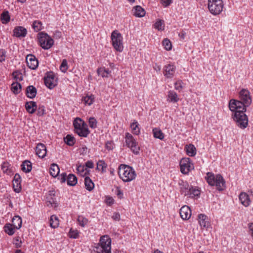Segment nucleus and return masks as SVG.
Wrapping results in <instances>:
<instances>
[{"label":"nucleus","mask_w":253,"mask_h":253,"mask_svg":"<svg viewBox=\"0 0 253 253\" xmlns=\"http://www.w3.org/2000/svg\"><path fill=\"white\" fill-rule=\"evenodd\" d=\"M60 69L63 73H65L67 71L68 69V64L66 59H64L62 60L60 66Z\"/></svg>","instance_id":"864d4df0"},{"label":"nucleus","mask_w":253,"mask_h":253,"mask_svg":"<svg viewBox=\"0 0 253 253\" xmlns=\"http://www.w3.org/2000/svg\"><path fill=\"white\" fill-rule=\"evenodd\" d=\"M22 89L21 84L18 82L13 83L11 84V90L15 94H18Z\"/></svg>","instance_id":"c9c22d12"},{"label":"nucleus","mask_w":253,"mask_h":253,"mask_svg":"<svg viewBox=\"0 0 253 253\" xmlns=\"http://www.w3.org/2000/svg\"><path fill=\"white\" fill-rule=\"evenodd\" d=\"M86 124L84 121L79 118H77L73 122V125L75 132Z\"/></svg>","instance_id":"2f4dec72"},{"label":"nucleus","mask_w":253,"mask_h":253,"mask_svg":"<svg viewBox=\"0 0 253 253\" xmlns=\"http://www.w3.org/2000/svg\"><path fill=\"white\" fill-rule=\"evenodd\" d=\"M22 242L20 240V237L17 236L14 239L13 244L15 245V247L16 248H21L22 246Z\"/></svg>","instance_id":"6e6d98bb"},{"label":"nucleus","mask_w":253,"mask_h":253,"mask_svg":"<svg viewBox=\"0 0 253 253\" xmlns=\"http://www.w3.org/2000/svg\"><path fill=\"white\" fill-rule=\"evenodd\" d=\"M55 190H50L48 192V195L47 197V199L48 200V202L51 204H56L55 198H54L55 196Z\"/></svg>","instance_id":"de8ad7c7"},{"label":"nucleus","mask_w":253,"mask_h":253,"mask_svg":"<svg viewBox=\"0 0 253 253\" xmlns=\"http://www.w3.org/2000/svg\"><path fill=\"white\" fill-rule=\"evenodd\" d=\"M95 249L97 253H111V238L109 236H101Z\"/></svg>","instance_id":"20e7f679"},{"label":"nucleus","mask_w":253,"mask_h":253,"mask_svg":"<svg viewBox=\"0 0 253 253\" xmlns=\"http://www.w3.org/2000/svg\"><path fill=\"white\" fill-rule=\"evenodd\" d=\"M67 174L65 172H63L58 176V179L61 183H63L65 182L66 181H67Z\"/></svg>","instance_id":"052dcab7"},{"label":"nucleus","mask_w":253,"mask_h":253,"mask_svg":"<svg viewBox=\"0 0 253 253\" xmlns=\"http://www.w3.org/2000/svg\"><path fill=\"white\" fill-rule=\"evenodd\" d=\"M10 167L11 165H10L9 163L7 162H4L1 164V170L3 173H6L7 175H11L13 171Z\"/></svg>","instance_id":"c85d7f7f"},{"label":"nucleus","mask_w":253,"mask_h":253,"mask_svg":"<svg viewBox=\"0 0 253 253\" xmlns=\"http://www.w3.org/2000/svg\"><path fill=\"white\" fill-rule=\"evenodd\" d=\"M97 73L98 75L101 76L103 78L108 77L110 75V72L108 68L101 67L97 69Z\"/></svg>","instance_id":"58836bf2"},{"label":"nucleus","mask_w":253,"mask_h":253,"mask_svg":"<svg viewBox=\"0 0 253 253\" xmlns=\"http://www.w3.org/2000/svg\"><path fill=\"white\" fill-rule=\"evenodd\" d=\"M13 226L12 224L6 223L3 227L4 231L9 236L13 235L15 233V229H16Z\"/></svg>","instance_id":"7c9ffc66"},{"label":"nucleus","mask_w":253,"mask_h":253,"mask_svg":"<svg viewBox=\"0 0 253 253\" xmlns=\"http://www.w3.org/2000/svg\"><path fill=\"white\" fill-rule=\"evenodd\" d=\"M26 111L30 114H34L37 109V105L36 102L27 101L25 105Z\"/></svg>","instance_id":"412c9836"},{"label":"nucleus","mask_w":253,"mask_h":253,"mask_svg":"<svg viewBox=\"0 0 253 253\" xmlns=\"http://www.w3.org/2000/svg\"><path fill=\"white\" fill-rule=\"evenodd\" d=\"M130 127L132 129V132L135 135H139L140 133V128L139 127V124L138 122L134 120V121L131 124Z\"/></svg>","instance_id":"4c0bfd02"},{"label":"nucleus","mask_w":253,"mask_h":253,"mask_svg":"<svg viewBox=\"0 0 253 253\" xmlns=\"http://www.w3.org/2000/svg\"><path fill=\"white\" fill-rule=\"evenodd\" d=\"M133 15L137 17H143L145 14V10L140 6L137 5L134 7Z\"/></svg>","instance_id":"bb28decb"},{"label":"nucleus","mask_w":253,"mask_h":253,"mask_svg":"<svg viewBox=\"0 0 253 253\" xmlns=\"http://www.w3.org/2000/svg\"><path fill=\"white\" fill-rule=\"evenodd\" d=\"M26 62L28 67L32 69H36L39 65V62L37 58L33 54H28L26 57Z\"/></svg>","instance_id":"ddd939ff"},{"label":"nucleus","mask_w":253,"mask_h":253,"mask_svg":"<svg viewBox=\"0 0 253 253\" xmlns=\"http://www.w3.org/2000/svg\"><path fill=\"white\" fill-rule=\"evenodd\" d=\"M90 127L95 128L97 127V121L94 117H90L88 120Z\"/></svg>","instance_id":"5fc2aeb1"},{"label":"nucleus","mask_w":253,"mask_h":253,"mask_svg":"<svg viewBox=\"0 0 253 253\" xmlns=\"http://www.w3.org/2000/svg\"><path fill=\"white\" fill-rule=\"evenodd\" d=\"M50 226L53 228L57 227L59 225L58 218L55 215H52L50 216L49 220Z\"/></svg>","instance_id":"e433bc0d"},{"label":"nucleus","mask_w":253,"mask_h":253,"mask_svg":"<svg viewBox=\"0 0 253 253\" xmlns=\"http://www.w3.org/2000/svg\"><path fill=\"white\" fill-rule=\"evenodd\" d=\"M180 171L184 174H187L191 170L194 169V167L191 160L189 158H182L179 163Z\"/></svg>","instance_id":"9d476101"},{"label":"nucleus","mask_w":253,"mask_h":253,"mask_svg":"<svg viewBox=\"0 0 253 253\" xmlns=\"http://www.w3.org/2000/svg\"><path fill=\"white\" fill-rule=\"evenodd\" d=\"M199 223L201 227L209 228L211 226L208 217L204 214H200L198 215Z\"/></svg>","instance_id":"a211bd4d"},{"label":"nucleus","mask_w":253,"mask_h":253,"mask_svg":"<svg viewBox=\"0 0 253 253\" xmlns=\"http://www.w3.org/2000/svg\"><path fill=\"white\" fill-rule=\"evenodd\" d=\"M243 110L242 111H235L232 115V118L237 126L242 129H245L248 125V118L245 114L247 110L246 108H243Z\"/></svg>","instance_id":"39448f33"},{"label":"nucleus","mask_w":253,"mask_h":253,"mask_svg":"<svg viewBox=\"0 0 253 253\" xmlns=\"http://www.w3.org/2000/svg\"><path fill=\"white\" fill-rule=\"evenodd\" d=\"M45 86L49 89L53 88L57 84V78L55 74L51 71L47 72L44 77Z\"/></svg>","instance_id":"9b49d317"},{"label":"nucleus","mask_w":253,"mask_h":253,"mask_svg":"<svg viewBox=\"0 0 253 253\" xmlns=\"http://www.w3.org/2000/svg\"><path fill=\"white\" fill-rule=\"evenodd\" d=\"M115 193L119 199H121L123 198L124 193L123 191L121 189L120 187L117 186Z\"/></svg>","instance_id":"13d9d810"},{"label":"nucleus","mask_w":253,"mask_h":253,"mask_svg":"<svg viewBox=\"0 0 253 253\" xmlns=\"http://www.w3.org/2000/svg\"><path fill=\"white\" fill-rule=\"evenodd\" d=\"M239 99L244 103V108L247 109L252 102V98L250 91L247 89H242L239 92Z\"/></svg>","instance_id":"f8f14e48"},{"label":"nucleus","mask_w":253,"mask_h":253,"mask_svg":"<svg viewBox=\"0 0 253 253\" xmlns=\"http://www.w3.org/2000/svg\"><path fill=\"white\" fill-rule=\"evenodd\" d=\"M12 76L14 80H16L15 82L22 81L23 80V77L21 72L19 70H16L12 73Z\"/></svg>","instance_id":"37998d69"},{"label":"nucleus","mask_w":253,"mask_h":253,"mask_svg":"<svg viewBox=\"0 0 253 253\" xmlns=\"http://www.w3.org/2000/svg\"><path fill=\"white\" fill-rule=\"evenodd\" d=\"M6 51L4 49H0V62H2L5 60Z\"/></svg>","instance_id":"0e129e2a"},{"label":"nucleus","mask_w":253,"mask_h":253,"mask_svg":"<svg viewBox=\"0 0 253 253\" xmlns=\"http://www.w3.org/2000/svg\"><path fill=\"white\" fill-rule=\"evenodd\" d=\"M239 200L242 204L246 207H248L251 203L249 196L245 192H242L240 194Z\"/></svg>","instance_id":"4be33fe9"},{"label":"nucleus","mask_w":253,"mask_h":253,"mask_svg":"<svg viewBox=\"0 0 253 253\" xmlns=\"http://www.w3.org/2000/svg\"><path fill=\"white\" fill-rule=\"evenodd\" d=\"M0 20L2 24H6L10 20V16L8 11H3L0 16Z\"/></svg>","instance_id":"79ce46f5"},{"label":"nucleus","mask_w":253,"mask_h":253,"mask_svg":"<svg viewBox=\"0 0 253 253\" xmlns=\"http://www.w3.org/2000/svg\"><path fill=\"white\" fill-rule=\"evenodd\" d=\"M186 154L190 157H193L196 154V149L195 146L192 144L186 145L185 146Z\"/></svg>","instance_id":"b1692460"},{"label":"nucleus","mask_w":253,"mask_h":253,"mask_svg":"<svg viewBox=\"0 0 253 253\" xmlns=\"http://www.w3.org/2000/svg\"><path fill=\"white\" fill-rule=\"evenodd\" d=\"M46 148L44 144L39 143L36 149V154L39 157L43 158L46 154Z\"/></svg>","instance_id":"f3484780"},{"label":"nucleus","mask_w":253,"mask_h":253,"mask_svg":"<svg viewBox=\"0 0 253 253\" xmlns=\"http://www.w3.org/2000/svg\"><path fill=\"white\" fill-rule=\"evenodd\" d=\"M60 171L59 168L57 165L52 164L51 165L49 169V172L51 176L55 177L58 175Z\"/></svg>","instance_id":"473e14b6"},{"label":"nucleus","mask_w":253,"mask_h":253,"mask_svg":"<svg viewBox=\"0 0 253 253\" xmlns=\"http://www.w3.org/2000/svg\"><path fill=\"white\" fill-rule=\"evenodd\" d=\"M76 133L80 136L86 137L90 133V131L88 128L87 125L85 124V125H84L83 127L76 130Z\"/></svg>","instance_id":"393cba45"},{"label":"nucleus","mask_w":253,"mask_h":253,"mask_svg":"<svg viewBox=\"0 0 253 253\" xmlns=\"http://www.w3.org/2000/svg\"><path fill=\"white\" fill-rule=\"evenodd\" d=\"M125 139L126 145L130 149L134 154H138L140 147L134 137L129 133L127 132L126 133Z\"/></svg>","instance_id":"1a4fd4ad"},{"label":"nucleus","mask_w":253,"mask_h":253,"mask_svg":"<svg viewBox=\"0 0 253 253\" xmlns=\"http://www.w3.org/2000/svg\"><path fill=\"white\" fill-rule=\"evenodd\" d=\"M244 103L241 101L240 100L237 101V110L236 111H244L243 108H244Z\"/></svg>","instance_id":"680f3d73"},{"label":"nucleus","mask_w":253,"mask_h":253,"mask_svg":"<svg viewBox=\"0 0 253 253\" xmlns=\"http://www.w3.org/2000/svg\"><path fill=\"white\" fill-rule=\"evenodd\" d=\"M38 38L41 46L44 49L50 48L54 44L53 40L45 32H40Z\"/></svg>","instance_id":"0eeeda50"},{"label":"nucleus","mask_w":253,"mask_h":253,"mask_svg":"<svg viewBox=\"0 0 253 253\" xmlns=\"http://www.w3.org/2000/svg\"><path fill=\"white\" fill-rule=\"evenodd\" d=\"M21 177L18 173H16L13 180V188L14 191L19 193L21 190Z\"/></svg>","instance_id":"2eb2a0df"},{"label":"nucleus","mask_w":253,"mask_h":253,"mask_svg":"<svg viewBox=\"0 0 253 253\" xmlns=\"http://www.w3.org/2000/svg\"><path fill=\"white\" fill-rule=\"evenodd\" d=\"M65 143L69 146H73L75 143V139L74 136L68 134L64 138Z\"/></svg>","instance_id":"a19ab883"},{"label":"nucleus","mask_w":253,"mask_h":253,"mask_svg":"<svg viewBox=\"0 0 253 253\" xmlns=\"http://www.w3.org/2000/svg\"><path fill=\"white\" fill-rule=\"evenodd\" d=\"M27 34V29L22 26H16L13 30V36L17 38L25 37Z\"/></svg>","instance_id":"dca6fc26"},{"label":"nucleus","mask_w":253,"mask_h":253,"mask_svg":"<svg viewBox=\"0 0 253 253\" xmlns=\"http://www.w3.org/2000/svg\"><path fill=\"white\" fill-rule=\"evenodd\" d=\"M42 23L40 21L35 20L33 22L32 27L35 32H39L42 29Z\"/></svg>","instance_id":"09e8293b"},{"label":"nucleus","mask_w":253,"mask_h":253,"mask_svg":"<svg viewBox=\"0 0 253 253\" xmlns=\"http://www.w3.org/2000/svg\"><path fill=\"white\" fill-rule=\"evenodd\" d=\"M79 232L78 230L71 228L69 232V236L71 238L77 239L79 237Z\"/></svg>","instance_id":"3c124183"},{"label":"nucleus","mask_w":253,"mask_h":253,"mask_svg":"<svg viewBox=\"0 0 253 253\" xmlns=\"http://www.w3.org/2000/svg\"><path fill=\"white\" fill-rule=\"evenodd\" d=\"M21 167V169L23 172L28 173L32 170V163L28 160H25L22 163Z\"/></svg>","instance_id":"a878e982"},{"label":"nucleus","mask_w":253,"mask_h":253,"mask_svg":"<svg viewBox=\"0 0 253 253\" xmlns=\"http://www.w3.org/2000/svg\"><path fill=\"white\" fill-rule=\"evenodd\" d=\"M37 93V89L34 85H29L26 87L25 94L27 97L33 99L36 97Z\"/></svg>","instance_id":"aec40b11"},{"label":"nucleus","mask_w":253,"mask_h":253,"mask_svg":"<svg viewBox=\"0 0 253 253\" xmlns=\"http://www.w3.org/2000/svg\"><path fill=\"white\" fill-rule=\"evenodd\" d=\"M205 178L211 186H215L218 191H222L225 188V181L220 174L215 175L212 172H208Z\"/></svg>","instance_id":"7ed1b4c3"},{"label":"nucleus","mask_w":253,"mask_h":253,"mask_svg":"<svg viewBox=\"0 0 253 253\" xmlns=\"http://www.w3.org/2000/svg\"><path fill=\"white\" fill-rule=\"evenodd\" d=\"M37 115L38 116H42L45 113V107L43 105H39V107H37Z\"/></svg>","instance_id":"603ef678"},{"label":"nucleus","mask_w":253,"mask_h":253,"mask_svg":"<svg viewBox=\"0 0 253 253\" xmlns=\"http://www.w3.org/2000/svg\"><path fill=\"white\" fill-rule=\"evenodd\" d=\"M223 5L222 0H208V8L214 15H218L222 12Z\"/></svg>","instance_id":"6e6552de"},{"label":"nucleus","mask_w":253,"mask_h":253,"mask_svg":"<svg viewBox=\"0 0 253 253\" xmlns=\"http://www.w3.org/2000/svg\"><path fill=\"white\" fill-rule=\"evenodd\" d=\"M107 165L105 163L104 161H99L97 163V169L98 170H101L102 172L106 171Z\"/></svg>","instance_id":"49530a36"},{"label":"nucleus","mask_w":253,"mask_h":253,"mask_svg":"<svg viewBox=\"0 0 253 253\" xmlns=\"http://www.w3.org/2000/svg\"><path fill=\"white\" fill-rule=\"evenodd\" d=\"M94 95L92 94H86L85 96L82 98V101L85 105H88L89 106L91 105L94 101Z\"/></svg>","instance_id":"72a5a7b5"},{"label":"nucleus","mask_w":253,"mask_h":253,"mask_svg":"<svg viewBox=\"0 0 253 253\" xmlns=\"http://www.w3.org/2000/svg\"><path fill=\"white\" fill-rule=\"evenodd\" d=\"M191 211L189 207L186 206H183L180 210L179 213L181 217L184 220L188 219L191 215Z\"/></svg>","instance_id":"6ab92c4d"},{"label":"nucleus","mask_w":253,"mask_h":253,"mask_svg":"<svg viewBox=\"0 0 253 253\" xmlns=\"http://www.w3.org/2000/svg\"><path fill=\"white\" fill-rule=\"evenodd\" d=\"M248 228L251 231V236L253 238V223H249Z\"/></svg>","instance_id":"774afa93"},{"label":"nucleus","mask_w":253,"mask_h":253,"mask_svg":"<svg viewBox=\"0 0 253 253\" xmlns=\"http://www.w3.org/2000/svg\"><path fill=\"white\" fill-rule=\"evenodd\" d=\"M238 100H236L234 99H232L229 101V108L231 111L233 112L234 113L237 110V104Z\"/></svg>","instance_id":"a18cd8bd"},{"label":"nucleus","mask_w":253,"mask_h":253,"mask_svg":"<svg viewBox=\"0 0 253 253\" xmlns=\"http://www.w3.org/2000/svg\"><path fill=\"white\" fill-rule=\"evenodd\" d=\"M164 76L167 78H171L174 75L176 68L173 65L169 64L164 66Z\"/></svg>","instance_id":"4468645a"},{"label":"nucleus","mask_w":253,"mask_h":253,"mask_svg":"<svg viewBox=\"0 0 253 253\" xmlns=\"http://www.w3.org/2000/svg\"><path fill=\"white\" fill-rule=\"evenodd\" d=\"M182 82L181 80H178L174 83V88L178 91H180L182 88Z\"/></svg>","instance_id":"bf43d9fd"},{"label":"nucleus","mask_w":253,"mask_h":253,"mask_svg":"<svg viewBox=\"0 0 253 253\" xmlns=\"http://www.w3.org/2000/svg\"><path fill=\"white\" fill-rule=\"evenodd\" d=\"M179 100L177 94L173 90H169L168 92L167 101L170 102L176 103Z\"/></svg>","instance_id":"5701e85b"},{"label":"nucleus","mask_w":253,"mask_h":253,"mask_svg":"<svg viewBox=\"0 0 253 253\" xmlns=\"http://www.w3.org/2000/svg\"><path fill=\"white\" fill-rule=\"evenodd\" d=\"M112 218L115 221H119L120 220V214L119 212H115L112 215Z\"/></svg>","instance_id":"69168bd1"},{"label":"nucleus","mask_w":253,"mask_h":253,"mask_svg":"<svg viewBox=\"0 0 253 253\" xmlns=\"http://www.w3.org/2000/svg\"><path fill=\"white\" fill-rule=\"evenodd\" d=\"M12 224L17 229H19L22 226V219L19 215H15L12 219Z\"/></svg>","instance_id":"cd10ccee"},{"label":"nucleus","mask_w":253,"mask_h":253,"mask_svg":"<svg viewBox=\"0 0 253 253\" xmlns=\"http://www.w3.org/2000/svg\"><path fill=\"white\" fill-rule=\"evenodd\" d=\"M179 192L184 196L190 198H199L200 195V190L197 186L190 185L186 181L180 180L178 182Z\"/></svg>","instance_id":"f257e3e1"},{"label":"nucleus","mask_w":253,"mask_h":253,"mask_svg":"<svg viewBox=\"0 0 253 253\" xmlns=\"http://www.w3.org/2000/svg\"><path fill=\"white\" fill-rule=\"evenodd\" d=\"M112 45L117 51L120 52L123 50V38L116 30L112 32Z\"/></svg>","instance_id":"423d86ee"},{"label":"nucleus","mask_w":253,"mask_h":253,"mask_svg":"<svg viewBox=\"0 0 253 253\" xmlns=\"http://www.w3.org/2000/svg\"><path fill=\"white\" fill-rule=\"evenodd\" d=\"M118 174L120 178L125 182H130L136 177L134 169L132 167L125 164H121L119 166Z\"/></svg>","instance_id":"f03ea898"},{"label":"nucleus","mask_w":253,"mask_h":253,"mask_svg":"<svg viewBox=\"0 0 253 253\" xmlns=\"http://www.w3.org/2000/svg\"><path fill=\"white\" fill-rule=\"evenodd\" d=\"M163 45L165 47V48L167 50H170L171 49L172 45L171 43L170 40L168 39H165L164 40L163 42Z\"/></svg>","instance_id":"8fccbe9b"},{"label":"nucleus","mask_w":253,"mask_h":253,"mask_svg":"<svg viewBox=\"0 0 253 253\" xmlns=\"http://www.w3.org/2000/svg\"><path fill=\"white\" fill-rule=\"evenodd\" d=\"M153 134L154 137L156 138L159 139L160 140H163L164 138V134L162 131L158 128H154L153 129Z\"/></svg>","instance_id":"ea45409f"},{"label":"nucleus","mask_w":253,"mask_h":253,"mask_svg":"<svg viewBox=\"0 0 253 253\" xmlns=\"http://www.w3.org/2000/svg\"><path fill=\"white\" fill-rule=\"evenodd\" d=\"M85 168L92 169L94 167V164L91 161H87L85 164Z\"/></svg>","instance_id":"338daca9"},{"label":"nucleus","mask_w":253,"mask_h":253,"mask_svg":"<svg viewBox=\"0 0 253 253\" xmlns=\"http://www.w3.org/2000/svg\"><path fill=\"white\" fill-rule=\"evenodd\" d=\"M78 220L79 224L82 227H84L87 222V219L83 217H79Z\"/></svg>","instance_id":"e2e57ef3"},{"label":"nucleus","mask_w":253,"mask_h":253,"mask_svg":"<svg viewBox=\"0 0 253 253\" xmlns=\"http://www.w3.org/2000/svg\"><path fill=\"white\" fill-rule=\"evenodd\" d=\"M77 170L82 176H85L89 172V170H87L86 168H85L84 166L79 165L77 168Z\"/></svg>","instance_id":"c03bdc74"},{"label":"nucleus","mask_w":253,"mask_h":253,"mask_svg":"<svg viewBox=\"0 0 253 253\" xmlns=\"http://www.w3.org/2000/svg\"><path fill=\"white\" fill-rule=\"evenodd\" d=\"M164 24V21L162 20H157L156 23L154 24V27L158 30H164V28L163 29L162 28V25Z\"/></svg>","instance_id":"4d7b16f0"},{"label":"nucleus","mask_w":253,"mask_h":253,"mask_svg":"<svg viewBox=\"0 0 253 253\" xmlns=\"http://www.w3.org/2000/svg\"><path fill=\"white\" fill-rule=\"evenodd\" d=\"M78 179L76 176L74 174L70 173L68 175L67 177V184L69 186H74L77 183Z\"/></svg>","instance_id":"f704fd0d"},{"label":"nucleus","mask_w":253,"mask_h":253,"mask_svg":"<svg viewBox=\"0 0 253 253\" xmlns=\"http://www.w3.org/2000/svg\"><path fill=\"white\" fill-rule=\"evenodd\" d=\"M84 185L86 189L89 191H91L94 187V184L92 180L88 176L84 177Z\"/></svg>","instance_id":"c756f323"}]
</instances>
